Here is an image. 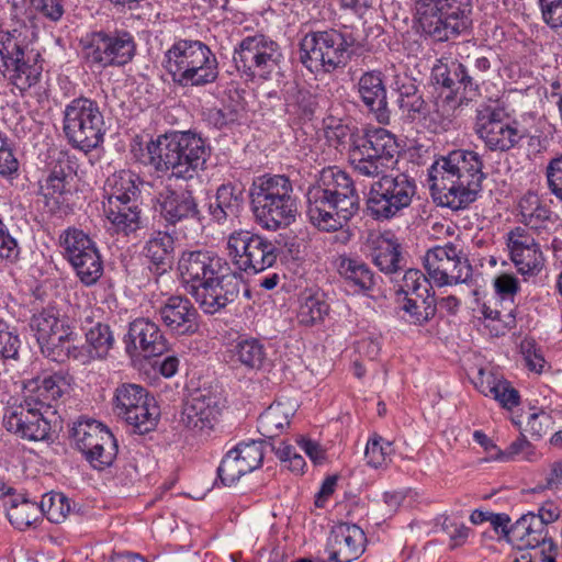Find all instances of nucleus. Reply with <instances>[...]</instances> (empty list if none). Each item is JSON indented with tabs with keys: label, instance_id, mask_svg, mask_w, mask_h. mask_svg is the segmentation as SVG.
Instances as JSON below:
<instances>
[{
	"label": "nucleus",
	"instance_id": "nucleus-23",
	"mask_svg": "<svg viewBox=\"0 0 562 562\" xmlns=\"http://www.w3.org/2000/svg\"><path fill=\"white\" fill-rule=\"evenodd\" d=\"M366 535L353 524H338L333 527L326 543V551L331 562H351L364 551Z\"/></svg>",
	"mask_w": 562,
	"mask_h": 562
},
{
	"label": "nucleus",
	"instance_id": "nucleus-64",
	"mask_svg": "<svg viewBox=\"0 0 562 562\" xmlns=\"http://www.w3.org/2000/svg\"><path fill=\"white\" fill-rule=\"evenodd\" d=\"M492 397L496 400L502 407L509 411L519 404L518 391H516L506 380L501 382L497 387V392H495Z\"/></svg>",
	"mask_w": 562,
	"mask_h": 562
},
{
	"label": "nucleus",
	"instance_id": "nucleus-54",
	"mask_svg": "<svg viewBox=\"0 0 562 562\" xmlns=\"http://www.w3.org/2000/svg\"><path fill=\"white\" fill-rule=\"evenodd\" d=\"M215 201L236 216L243 204V191L237 186L222 184L217 189Z\"/></svg>",
	"mask_w": 562,
	"mask_h": 562
},
{
	"label": "nucleus",
	"instance_id": "nucleus-58",
	"mask_svg": "<svg viewBox=\"0 0 562 562\" xmlns=\"http://www.w3.org/2000/svg\"><path fill=\"white\" fill-rule=\"evenodd\" d=\"M19 162L15 158L8 137L0 134V175L9 176L16 172Z\"/></svg>",
	"mask_w": 562,
	"mask_h": 562
},
{
	"label": "nucleus",
	"instance_id": "nucleus-8",
	"mask_svg": "<svg viewBox=\"0 0 562 562\" xmlns=\"http://www.w3.org/2000/svg\"><path fill=\"white\" fill-rule=\"evenodd\" d=\"M351 34L337 29L311 31L300 41L299 59L312 74H329L345 67L351 57Z\"/></svg>",
	"mask_w": 562,
	"mask_h": 562
},
{
	"label": "nucleus",
	"instance_id": "nucleus-21",
	"mask_svg": "<svg viewBox=\"0 0 562 562\" xmlns=\"http://www.w3.org/2000/svg\"><path fill=\"white\" fill-rule=\"evenodd\" d=\"M3 426L9 432L29 441L46 440L52 428L45 412L23 403H9L3 413Z\"/></svg>",
	"mask_w": 562,
	"mask_h": 562
},
{
	"label": "nucleus",
	"instance_id": "nucleus-56",
	"mask_svg": "<svg viewBox=\"0 0 562 562\" xmlns=\"http://www.w3.org/2000/svg\"><path fill=\"white\" fill-rule=\"evenodd\" d=\"M493 286L498 299L503 302L514 303V299L520 290L519 280L512 273H502L493 281Z\"/></svg>",
	"mask_w": 562,
	"mask_h": 562
},
{
	"label": "nucleus",
	"instance_id": "nucleus-14",
	"mask_svg": "<svg viewBox=\"0 0 562 562\" xmlns=\"http://www.w3.org/2000/svg\"><path fill=\"white\" fill-rule=\"evenodd\" d=\"M473 130L492 151H507L524 138L517 123L510 121L506 110L496 103H481L475 109Z\"/></svg>",
	"mask_w": 562,
	"mask_h": 562
},
{
	"label": "nucleus",
	"instance_id": "nucleus-51",
	"mask_svg": "<svg viewBox=\"0 0 562 562\" xmlns=\"http://www.w3.org/2000/svg\"><path fill=\"white\" fill-rule=\"evenodd\" d=\"M173 250V238L168 233L158 232L144 248L145 256L155 265H165Z\"/></svg>",
	"mask_w": 562,
	"mask_h": 562
},
{
	"label": "nucleus",
	"instance_id": "nucleus-4",
	"mask_svg": "<svg viewBox=\"0 0 562 562\" xmlns=\"http://www.w3.org/2000/svg\"><path fill=\"white\" fill-rule=\"evenodd\" d=\"M38 29L32 16L16 20L0 31V74L20 92L27 91L42 78L44 59L34 48Z\"/></svg>",
	"mask_w": 562,
	"mask_h": 562
},
{
	"label": "nucleus",
	"instance_id": "nucleus-2",
	"mask_svg": "<svg viewBox=\"0 0 562 562\" xmlns=\"http://www.w3.org/2000/svg\"><path fill=\"white\" fill-rule=\"evenodd\" d=\"M481 155L474 150L456 149L438 158L428 169L434 200L451 210H463L479 195L484 179Z\"/></svg>",
	"mask_w": 562,
	"mask_h": 562
},
{
	"label": "nucleus",
	"instance_id": "nucleus-41",
	"mask_svg": "<svg viewBox=\"0 0 562 562\" xmlns=\"http://www.w3.org/2000/svg\"><path fill=\"white\" fill-rule=\"evenodd\" d=\"M520 222L530 229L539 231L553 223V213L535 193L525 194L519 201Z\"/></svg>",
	"mask_w": 562,
	"mask_h": 562
},
{
	"label": "nucleus",
	"instance_id": "nucleus-11",
	"mask_svg": "<svg viewBox=\"0 0 562 562\" xmlns=\"http://www.w3.org/2000/svg\"><path fill=\"white\" fill-rule=\"evenodd\" d=\"M350 164L359 175L370 178L386 172L398 153L394 134L383 127H368L353 142Z\"/></svg>",
	"mask_w": 562,
	"mask_h": 562
},
{
	"label": "nucleus",
	"instance_id": "nucleus-38",
	"mask_svg": "<svg viewBox=\"0 0 562 562\" xmlns=\"http://www.w3.org/2000/svg\"><path fill=\"white\" fill-rule=\"evenodd\" d=\"M108 233L128 236L140 226V211L134 203L114 204L108 212Z\"/></svg>",
	"mask_w": 562,
	"mask_h": 562
},
{
	"label": "nucleus",
	"instance_id": "nucleus-50",
	"mask_svg": "<svg viewBox=\"0 0 562 562\" xmlns=\"http://www.w3.org/2000/svg\"><path fill=\"white\" fill-rule=\"evenodd\" d=\"M41 515L54 524H60L70 512L69 499L61 493H47L38 504Z\"/></svg>",
	"mask_w": 562,
	"mask_h": 562
},
{
	"label": "nucleus",
	"instance_id": "nucleus-48",
	"mask_svg": "<svg viewBox=\"0 0 562 562\" xmlns=\"http://www.w3.org/2000/svg\"><path fill=\"white\" fill-rule=\"evenodd\" d=\"M255 233L247 229H237L227 236L226 250L233 263L244 271V260L248 257V247H250Z\"/></svg>",
	"mask_w": 562,
	"mask_h": 562
},
{
	"label": "nucleus",
	"instance_id": "nucleus-32",
	"mask_svg": "<svg viewBox=\"0 0 562 562\" xmlns=\"http://www.w3.org/2000/svg\"><path fill=\"white\" fill-rule=\"evenodd\" d=\"M335 266L345 283L355 292H369L375 285V277L362 260L347 255H339Z\"/></svg>",
	"mask_w": 562,
	"mask_h": 562
},
{
	"label": "nucleus",
	"instance_id": "nucleus-40",
	"mask_svg": "<svg viewBox=\"0 0 562 562\" xmlns=\"http://www.w3.org/2000/svg\"><path fill=\"white\" fill-rule=\"evenodd\" d=\"M398 306L404 312L403 318L414 325L428 323L437 311V302L434 295L398 297Z\"/></svg>",
	"mask_w": 562,
	"mask_h": 562
},
{
	"label": "nucleus",
	"instance_id": "nucleus-37",
	"mask_svg": "<svg viewBox=\"0 0 562 562\" xmlns=\"http://www.w3.org/2000/svg\"><path fill=\"white\" fill-rule=\"evenodd\" d=\"M297 319L303 325L322 322L329 312L325 295L319 290L305 289L299 296Z\"/></svg>",
	"mask_w": 562,
	"mask_h": 562
},
{
	"label": "nucleus",
	"instance_id": "nucleus-19",
	"mask_svg": "<svg viewBox=\"0 0 562 562\" xmlns=\"http://www.w3.org/2000/svg\"><path fill=\"white\" fill-rule=\"evenodd\" d=\"M63 247L68 261L83 283L92 284L101 277V256L87 234L76 228L66 231Z\"/></svg>",
	"mask_w": 562,
	"mask_h": 562
},
{
	"label": "nucleus",
	"instance_id": "nucleus-3",
	"mask_svg": "<svg viewBox=\"0 0 562 562\" xmlns=\"http://www.w3.org/2000/svg\"><path fill=\"white\" fill-rule=\"evenodd\" d=\"M310 222L324 232L342 229L359 210V195L350 176L329 167L306 192Z\"/></svg>",
	"mask_w": 562,
	"mask_h": 562
},
{
	"label": "nucleus",
	"instance_id": "nucleus-1",
	"mask_svg": "<svg viewBox=\"0 0 562 562\" xmlns=\"http://www.w3.org/2000/svg\"><path fill=\"white\" fill-rule=\"evenodd\" d=\"M178 271L187 292L205 314L213 315L238 297L237 277L227 261L211 250L183 251Z\"/></svg>",
	"mask_w": 562,
	"mask_h": 562
},
{
	"label": "nucleus",
	"instance_id": "nucleus-18",
	"mask_svg": "<svg viewBox=\"0 0 562 562\" xmlns=\"http://www.w3.org/2000/svg\"><path fill=\"white\" fill-rule=\"evenodd\" d=\"M506 250L516 271L528 281L544 268V256L536 238L525 227L512 228L505 236Z\"/></svg>",
	"mask_w": 562,
	"mask_h": 562
},
{
	"label": "nucleus",
	"instance_id": "nucleus-30",
	"mask_svg": "<svg viewBox=\"0 0 562 562\" xmlns=\"http://www.w3.org/2000/svg\"><path fill=\"white\" fill-rule=\"evenodd\" d=\"M510 543L518 549L537 548L548 544L549 550L554 548L553 540L548 536V530L542 529L541 521L535 513L522 515L510 526Z\"/></svg>",
	"mask_w": 562,
	"mask_h": 562
},
{
	"label": "nucleus",
	"instance_id": "nucleus-29",
	"mask_svg": "<svg viewBox=\"0 0 562 562\" xmlns=\"http://www.w3.org/2000/svg\"><path fill=\"white\" fill-rule=\"evenodd\" d=\"M358 93L379 123H389L386 90L380 72L369 71L363 74L358 81Z\"/></svg>",
	"mask_w": 562,
	"mask_h": 562
},
{
	"label": "nucleus",
	"instance_id": "nucleus-45",
	"mask_svg": "<svg viewBox=\"0 0 562 562\" xmlns=\"http://www.w3.org/2000/svg\"><path fill=\"white\" fill-rule=\"evenodd\" d=\"M136 45L127 32H116L108 36V64L122 66L132 60Z\"/></svg>",
	"mask_w": 562,
	"mask_h": 562
},
{
	"label": "nucleus",
	"instance_id": "nucleus-46",
	"mask_svg": "<svg viewBox=\"0 0 562 562\" xmlns=\"http://www.w3.org/2000/svg\"><path fill=\"white\" fill-rule=\"evenodd\" d=\"M492 461L510 462L527 461L535 462L539 459V453L525 436H519L505 450H497L495 456L491 457Z\"/></svg>",
	"mask_w": 562,
	"mask_h": 562
},
{
	"label": "nucleus",
	"instance_id": "nucleus-7",
	"mask_svg": "<svg viewBox=\"0 0 562 562\" xmlns=\"http://www.w3.org/2000/svg\"><path fill=\"white\" fill-rule=\"evenodd\" d=\"M162 66L180 87H203L218 77V61L202 41L181 38L165 53Z\"/></svg>",
	"mask_w": 562,
	"mask_h": 562
},
{
	"label": "nucleus",
	"instance_id": "nucleus-53",
	"mask_svg": "<svg viewBox=\"0 0 562 562\" xmlns=\"http://www.w3.org/2000/svg\"><path fill=\"white\" fill-rule=\"evenodd\" d=\"M325 137L335 147L346 146L349 144V151L353 147V142L360 137V133H356L347 124H342L340 120L329 117L325 121Z\"/></svg>",
	"mask_w": 562,
	"mask_h": 562
},
{
	"label": "nucleus",
	"instance_id": "nucleus-33",
	"mask_svg": "<svg viewBox=\"0 0 562 562\" xmlns=\"http://www.w3.org/2000/svg\"><path fill=\"white\" fill-rule=\"evenodd\" d=\"M229 351L232 360L248 370H262L269 364L267 349L257 338L239 337Z\"/></svg>",
	"mask_w": 562,
	"mask_h": 562
},
{
	"label": "nucleus",
	"instance_id": "nucleus-35",
	"mask_svg": "<svg viewBox=\"0 0 562 562\" xmlns=\"http://www.w3.org/2000/svg\"><path fill=\"white\" fill-rule=\"evenodd\" d=\"M68 176L65 168L59 165L55 166L48 176L40 182V194L48 212L55 213L65 204Z\"/></svg>",
	"mask_w": 562,
	"mask_h": 562
},
{
	"label": "nucleus",
	"instance_id": "nucleus-42",
	"mask_svg": "<svg viewBox=\"0 0 562 562\" xmlns=\"http://www.w3.org/2000/svg\"><path fill=\"white\" fill-rule=\"evenodd\" d=\"M108 184L111 187V192L108 193L109 206L131 203L138 192L135 175L131 171L122 170L114 173L111 179H108Z\"/></svg>",
	"mask_w": 562,
	"mask_h": 562
},
{
	"label": "nucleus",
	"instance_id": "nucleus-44",
	"mask_svg": "<svg viewBox=\"0 0 562 562\" xmlns=\"http://www.w3.org/2000/svg\"><path fill=\"white\" fill-rule=\"evenodd\" d=\"M10 522L20 530H24L35 524L41 517L38 504L24 497L12 498L7 508Z\"/></svg>",
	"mask_w": 562,
	"mask_h": 562
},
{
	"label": "nucleus",
	"instance_id": "nucleus-55",
	"mask_svg": "<svg viewBox=\"0 0 562 562\" xmlns=\"http://www.w3.org/2000/svg\"><path fill=\"white\" fill-rule=\"evenodd\" d=\"M21 340L9 324L0 319V359H15Z\"/></svg>",
	"mask_w": 562,
	"mask_h": 562
},
{
	"label": "nucleus",
	"instance_id": "nucleus-60",
	"mask_svg": "<svg viewBox=\"0 0 562 562\" xmlns=\"http://www.w3.org/2000/svg\"><path fill=\"white\" fill-rule=\"evenodd\" d=\"M546 178L550 192L553 195L558 194L562 190V154L549 160Z\"/></svg>",
	"mask_w": 562,
	"mask_h": 562
},
{
	"label": "nucleus",
	"instance_id": "nucleus-16",
	"mask_svg": "<svg viewBox=\"0 0 562 562\" xmlns=\"http://www.w3.org/2000/svg\"><path fill=\"white\" fill-rule=\"evenodd\" d=\"M102 125L103 115L98 105L89 99H75L65 109V134L82 150L89 151L103 142Z\"/></svg>",
	"mask_w": 562,
	"mask_h": 562
},
{
	"label": "nucleus",
	"instance_id": "nucleus-34",
	"mask_svg": "<svg viewBox=\"0 0 562 562\" xmlns=\"http://www.w3.org/2000/svg\"><path fill=\"white\" fill-rule=\"evenodd\" d=\"M371 252L373 263L384 273L397 272L402 266L400 244L391 233H383L372 239Z\"/></svg>",
	"mask_w": 562,
	"mask_h": 562
},
{
	"label": "nucleus",
	"instance_id": "nucleus-61",
	"mask_svg": "<svg viewBox=\"0 0 562 562\" xmlns=\"http://www.w3.org/2000/svg\"><path fill=\"white\" fill-rule=\"evenodd\" d=\"M501 382H503L502 378L484 369H480L477 376L473 380L475 387L485 396H493Z\"/></svg>",
	"mask_w": 562,
	"mask_h": 562
},
{
	"label": "nucleus",
	"instance_id": "nucleus-5",
	"mask_svg": "<svg viewBox=\"0 0 562 562\" xmlns=\"http://www.w3.org/2000/svg\"><path fill=\"white\" fill-rule=\"evenodd\" d=\"M149 164L178 179H192L211 155L206 140L192 132L160 135L146 146Z\"/></svg>",
	"mask_w": 562,
	"mask_h": 562
},
{
	"label": "nucleus",
	"instance_id": "nucleus-20",
	"mask_svg": "<svg viewBox=\"0 0 562 562\" xmlns=\"http://www.w3.org/2000/svg\"><path fill=\"white\" fill-rule=\"evenodd\" d=\"M265 448L263 441L249 440L239 442L228 450L217 468L222 484L232 486L241 476L260 468L265 458Z\"/></svg>",
	"mask_w": 562,
	"mask_h": 562
},
{
	"label": "nucleus",
	"instance_id": "nucleus-43",
	"mask_svg": "<svg viewBox=\"0 0 562 562\" xmlns=\"http://www.w3.org/2000/svg\"><path fill=\"white\" fill-rule=\"evenodd\" d=\"M284 105L289 114L296 115L300 119H308L313 115L316 101L314 95L300 89L295 83L285 86Z\"/></svg>",
	"mask_w": 562,
	"mask_h": 562
},
{
	"label": "nucleus",
	"instance_id": "nucleus-25",
	"mask_svg": "<svg viewBox=\"0 0 562 562\" xmlns=\"http://www.w3.org/2000/svg\"><path fill=\"white\" fill-rule=\"evenodd\" d=\"M157 202L160 216L169 225L200 222V211L190 191L166 189L159 193Z\"/></svg>",
	"mask_w": 562,
	"mask_h": 562
},
{
	"label": "nucleus",
	"instance_id": "nucleus-24",
	"mask_svg": "<svg viewBox=\"0 0 562 562\" xmlns=\"http://www.w3.org/2000/svg\"><path fill=\"white\" fill-rule=\"evenodd\" d=\"M69 385V379L60 373L30 380L24 385L22 403L47 415Z\"/></svg>",
	"mask_w": 562,
	"mask_h": 562
},
{
	"label": "nucleus",
	"instance_id": "nucleus-6",
	"mask_svg": "<svg viewBox=\"0 0 562 562\" xmlns=\"http://www.w3.org/2000/svg\"><path fill=\"white\" fill-rule=\"evenodd\" d=\"M249 196L256 222L262 228L277 231L295 221L299 204L288 177L281 175L257 177L250 187Z\"/></svg>",
	"mask_w": 562,
	"mask_h": 562
},
{
	"label": "nucleus",
	"instance_id": "nucleus-49",
	"mask_svg": "<svg viewBox=\"0 0 562 562\" xmlns=\"http://www.w3.org/2000/svg\"><path fill=\"white\" fill-rule=\"evenodd\" d=\"M397 294L400 297H415L417 295H434L431 285L425 274L417 269H408L398 285Z\"/></svg>",
	"mask_w": 562,
	"mask_h": 562
},
{
	"label": "nucleus",
	"instance_id": "nucleus-57",
	"mask_svg": "<svg viewBox=\"0 0 562 562\" xmlns=\"http://www.w3.org/2000/svg\"><path fill=\"white\" fill-rule=\"evenodd\" d=\"M276 454L280 461L286 463L288 468L294 473H302L306 465L304 458L297 453L292 446L285 442H281L276 448Z\"/></svg>",
	"mask_w": 562,
	"mask_h": 562
},
{
	"label": "nucleus",
	"instance_id": "nucleus-15",
	"mask_svg": "<svg viewBox=\"0 0 562 562\" xmlns=\"http://www.w3.org/2000/svg\"><path fill=\"white\" fill-rule=\"evenodd\" d=\"M113 411L133 427L134 432L144 435L153 431L158 424L160 411L154 396L139 384L123 383L113 396Z\"/></svg>",
	"mask_w": 562,
	"mask_h": 562
},
{
	"label": "nucleus",
	"instance_id": "nucleus-13",
	"mask_svg": "<svg viewBox=\"0 0 562 562\" xmlns=\"http://www.w3.org/2000/svg\"><path fill=\"white\" fill-rule=\"evenodd\" d=\"M237 70L249 79H269L283 60L280 45L263 34L249 35L234 48Z\"/></svg>",
	"mask_w": 562,
	"mask_h": 562
},
{
	"label": "nucleus",
	"instance_id": "nucleus-17",
	"mask_svg": "<svg viewBox=\"0 0 562 562\" xmlns=\"http://www.w3.org/2000/svg\"><path fill=\"white\" fill-rule=\"evenodd\" d=\"M423 262L429 280L437 286L465 283L472 277V267L462 248L450 241L428 249Z\"/></svg>",
	"mask_w": 562,
	"mask_h": 562
},
{
	"label": "nucleus",
	"instance_id": "nucleus-47",
	"mask_svg": "<svg viewBox=\"0 0 562 562\" xmlns=\"http://www.w3.org/2000/svg\"><path fill=\"white\" fill-rule=\"evenodd\" d=\"M393 453L394 447L390 440L379 435H373L367 442L364 457L368 465L380 469L389 464Z\"/></svg>",
	"mask_w": 562,
	"mask_h": 562
},
{
	"label": "nucleus",
	"instance_id": "nucleus-22",
	"mask_svg": "<svg viewBox=\"0 0 562 562\" xmlns=\"http://www.w3.org/2000/svg\"><path fill=\"white\" fill-rule=\"evenodd\" d=\"M124 341L126 352L132 357H158L168 350V341L159 326L149 318L134 319Z\"/></svg>",
	"mask_w": 562,
	"mask_h": 562
},
{
	"label": "nucleus",
	"instance_id": "nucleus-9",
	"mask_svg": "<svg viewBox=\"0 0 562 562\" xmlns=\"http://www.w3.org/2000/svg\"><path fill=\"white\" fill-rule=\"evenodd\" d=\"M373 181L367 199V209L376 221L401 217L411 207L417 193L415 179L398 170L382 173Z\"/></svg>",
	"mask_w": 562,
	"mask_h": 562
},
{
	"label": "nucleus",
	"instance_id": "nucleus-27",
	"mask_svg": "<svg viewBox=\"0 0 562 562\" xmlns=\"http://www.w3.org/2000/svg\"><path fill=\"white\" fill-rule=\"evenodd\" d=\"M158 313L164 325L173 334L192 335L199 329L198 311L187 297H168Z\"/></svg>",
	"mask_w": 562,
	"mask_h": 562
},
{
	"label": "nucleus",
	"instance_id": "nucleus-63",
	"mask_svg": "<svg viewBox=\"0 0 562 562\" xmlns=\"http://www.w3.org/2000/svg\"><path fill=\"white\" fill-rule=\"evenodd\" d=\"M87 342L91 346V357L102 358L105 353V339L104 328L101 322H97L93 326L87 329Z\"/></svg>",
	"mask_w": 562,
	"mask_h": 562
},
{
	"label": "nucleus",
	"instance_id": "nucleus-59",
	"mask_svg": "<svg viewBox=\"0 0 562 562\" xmlns=\"http://www.w3.org/2000/svg\"><path fill=\"white\" fill-rule=\"evenodd\" d=\"M543 21L552 29L562 27V0H539Z\"/></svg>",
	"mask_w": 562,
	"mask_h": 562
},
{
	"label": "nucleus",
	"instance_id": "nucleus-62",
	"mask_svg": "<svg viewBox=\"0 0 562 562\" xmlns=\"http://www.w3.org/2000/svg\"><path fill=\"white\" fill-rule=\"evenodd\" d=\"M521 351L527 367L537 373L542 372L546 360L540 349L531 340H525L521 344Z\"/></svg>",
	"mask_w": 562,
	"mask_h": 562
},
{
	"label": "nucleus",
	"instance_id": "nucleus-36",
	"mask_svg": "<svg viewBox=\"0 0 562 562\" xmlns=\"http://www.w3.org/2000/svg\"><path fill=\"white\" fill-rule=\"evenodd\" d=\"M295 408L290 402L271 404L258 418V430L262 436L273 438L290 425Z\"/></svg>",
	"mask_w": 562,
	"mask_h": 562
},
{
	"label": "nucleus",
	"instance_id": "nucleus-39",
	"mask_svg": "<svg viewBox=\"0 0 562 562\" xmlns=\"http://www.w3.org/2000/svg\"><path fill=\"white\" fill-rule=\"evenodd\" d=\"M248 257L244 260L245 272H261L273 266L277 260V248L274 244L255 234L250 247H248Z\"/></svg>",
	"mask_w": 562,
	"mask_h": 562
},
{
	"label": "nucleus",
	"instance_id": "nucleus-28",
	"mask_svg": "<svg viewBox=\"0 0 562 562\" xmlns=\"http://www.w3.org/2000/svg\"><path fill=\"white\" fill-rule=\"evenodd\" d=\"M105 427L92 418L79 419L72 428V437L87 461L97 470H103V434Z\"/></svg>",
	"mask_w": 562,
	"mask_h": 562
},
{
	"label": "nucleus",
	"instance_id": "nucleus-12",
	"mask_svg": "<svg viewBox=\"0 0 562 562\" xmlns=\"http://www.w3.org/2000/svg\"><path fill=\"white\" fill-rule=\"evenodd\" d=\"M41 351L49 359L63 362L77 357L76 334L68 319L54 308L34 314L30 322Z\"/></svg>",
	"mask_w": 562,
	"mask_h": 562
},
{
	"label": "nucleus",
	"instance_id": "nucleus-10",
	"mask_svg": "<svg viewBox=\"0 0 562 562\" xmlns=\"http://www.w3.org/2000/svg\"><path fill=\"white\" fill-rule=\"evenodd\" d=\"M415 10L425 33L445 42L471 26V8L461 0H416Z\"/></svg>",
	"mask_w": 562,
	"mask_h": 562
},
{
	"label": "nucleus",
	"instance_id": "nucleus-52",
	"mask_svg": "<svg viewBox=\"0 0 562 562\" xmlns=\"http://www.w3.org/2000/svg\"><path fill=\"white\" fill-rule=\"evenodd\" d=\"M105 53V35L97 33L82 41V57L94 72L104 69L103 55Z\"/></svg>",
	"mask_w": 562,
	"mask_h": 562
},
{
	"label": "nucleus",
	"instance_id": "nucleus-31",
	"mask_svg": "<svg viewBox=\"0 0 562 562\" xmlns=\"http://www.w3.org/2000/svg\"><path fill=\"white\" fill-rule=\"evenodd\" d=\"M431 78L437 85L450 90L457 85L469 91L479 89L476 79L469 75L468 68L459 60L448 57L437 60L431 70Z\"/></svg>",
	"mask_w": 562,
	"mask_h": 562
},
{
	"label": "nucleus",
	"instance_id": "nucleus-26",
	"mask_svg": "<svg viewBox=\"0 0 562 562\" xmlns=\"http://www.w3.org/2000/svg\"><path fill=\"white\" fill-rule=\"evenodd\" d=\"M220 414L218 401L215 395L196 394L183 406L181 422L196 435L209 432Z\"/></svg>",
	"mask_w": 562,
	"mask_h": 562
}]
</instances>
